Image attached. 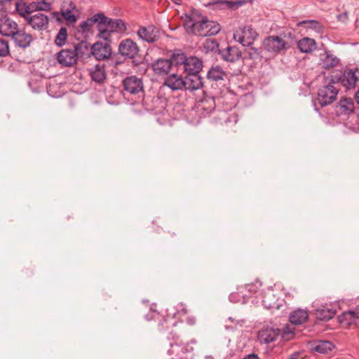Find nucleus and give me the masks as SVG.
Instances as JSON below:
<instances>
[{
  "instance_id": "nucleus-39",
  "label": "nucleus",
  "mask_w": 359,
  "mask_h": 359,
  "mask_svg": "<svg viewBox=\"0 0 359 359\" xmlns=\"http://www.w3.org/2000/svg\"><path fill=\"white\" fill-rule=\"evenodd\" d=\"M15 8L18 14L23 17L26 21L27 20V18L31 15H29V8L27 4L22 1L21 0H18L15 2Z\"/></svg>"
},
{
  "instance_id": "nucleus-44",
  "label": "nucleus",
  "mask_w": 359,
  "mask_h": 359,
  "mask_svg": "<svg viewBox=\"0 0 359 359\" xmlns=\"http://www.w3.org/2000/svg\"><path fill=\"white\" fill-rule=\"evenodd\" d=\"M204 47L208 50L214 51V50L218 49L219 44L215 40H207L205 43Z\"/></svg>"
},
{
  "instance_id": "nucleus-31",
  "label": "nucleus",
  "mask_w": 359,
  "mask_h": 359,
  "mask_svg": "<svg viewBox=\"0 0 359 359\" xmlns=\"http://www.w3.org/2000/svg\"><path fill=\"white\" fill-rule=\"evenodd\" d=\"M309 315L306 311L298 309L290 315V321L294 325H302L308 319Z\"/></svg>"
},
{
  "instance_id": "nucleus-27",
  "label": "nucleus",
  "mask_w": 359,
  "mask_h": 359,
  "mask_svg": "<svg viewBox=\"0 0 359 359\" xmlns=\"http://www.w3.org/2000/svg\"><path fill=\"white\" fill-rule=\"evenodd\" d=\"M358 320H359V308L345 311L339 316L340 323L347 326L355 324Z\"/></svg>"
},
{
  "instance_id": "nucleus-35",
  "label": "nucleus",
  "mask_w": 359,
  "mask_h": 359,
  "mask_svg": "<svg viewBox=\"0 0 359 359\" xmlns=\"http://www.w3.org/2000/svg\"><path fill=\"white\" fill-rule=\"evenodd\" d=\"M207 76L212 81L223 80L226 76V72L219 66L212 67L207 73Z\"/></svg>"
},
{
  "instance_id": "nucleus-14",
  "label": "nucleus",
  "mask_w": 359,
  "mask_h": 359,
  "mask_svg": "<svg viewBox=\"0 0 359 359\" xmlns=\"http://www.w3.org/2000/svg\"><path fill=\"white\" fill-rule=\"evenodd\" d=\"M18 29V25L11 18L7 16H4L0 18L1 35L11 38Z\"/></svg>"
},
{
  "instance_id": "nucleus-1",
  "label": "nucleus",
  "mask_w": 359,
  "mask_h": 359,
  "mask_svg": "<svg viewBox=\"0 0 359 359\" xmlns=\"http://www.w3.org/2000/svg\"><path fill=\"white\" fill-rule=\"evenodd\" d=\"M183 20L187 31L198 36L216 35L221 29L219 23L209 20L207 17L202 15L196 9H192L189 13H186Z\"/></svg>"
},
{
  "instance_id": "nucleus-11",
  "label": "nucleus",
  "mask_w": 359,
  "mask_h": 359,
  "mask_svg": "<svg viewBox=\"0 0 359 359\" xmlns=\"http://www.w3.org/2000/svg\"><path fill=\"white\" fill-rule=\"evenodd\" d=\"M32 29L38 31H43L48 27V17L42 13H37L31 15L26 21Z\"/></svg>"
},
{
  "instance_id": "nucleus-49",
  "label": "nucleus",
  "mask_w": 359,
  "mask_h": 359,
  "mask_svg": "<svg viewBox=\"0 0 359 359\" xmlns=\"http://www.w3.org/2000/svg\"><path fill=\"white\" fill-rule=\"evenodd\" d=\"M243 359H259V358H258L257 355H256L255 353H251V354L246 355Z\"/></svg>"
},
{
  "instance_id": "nucleus-16",
  "label": "nucleus",
  "mask_w": 359,
  "mask_h": 359,
  "mask_svg": "<svg viewBox=\"0 0 359 359\" xmlns=\"http://www.w3.org/2000/svg\"><path fill=\"white\" fill-rule=\"evenodd\" d=\"M57 60L61 65L71 67L76 63L78 58L73 48H65L57 53Z\"/></svg>"
},
{
  "instance_id": "nucleus-33",
  "label": "nucleus",
  "mask_w": 359,
  "mask_h": 359,
  "mask_svg": "<svg viewBox=\"0 0 359 359\" xmlns=\"http://www.w3.org/2000/svg\"><path fill=\"white\" fill-rule=\"evenodd\" d=\"M187 57L183 53L175 52L172 53L169 60L171 62V66H175L178 69L182 71V66H184Z\"/></svg>"
},
{
  "instance_id": "nucleus-43",
  "label": "nucleus",
  "mask_w": 359,
  "mask_h": 359,
  "mask_svg": "<svg viewBox=\"0 0 359 359\" xmlns=\"http://www.w3.org/2000/svg\"><path fill=\"white\" fill-rule=\"evenodd\" d=\"M10 55V48L8 42L0 39V57H4Z\"/></svg>"
},
{
  "instance_id": "nucleus-13",
  "label": "nucleus",
  "mask_w": 359,
  "mask_h": 359,
  "mask_svg": "<svg viewBox=\"0 0 359 359\" xmlns=\"http://www.w3.org/2000/svg\"><path fill=\"white\" fill-rule=\"evenodd\" d=\"M257 289V284H248L241 286L238 288L236 292L231 293L229 295V299L231 302H238L241 301L240 297H242V303H245V299L248 297L249 294L255 293Z\"/></svg>"
},
{
  "instance_id": "nucleus-48",
  "label": "nucleus",
  "mask_w": 359,
  "mask_h": 359,
  "mask_svg": "<svg viewBox=\"0 0 359 359\" xmlns=\"http://www.w3.org/2000/svg\"><path fill=\"white\" fill-rule=\"evenodd\" d=\"M187 323L189 325H194L196 323V318L194 316H188L187 318Z\"/></svg>"
},
{
  "instance_id": "nucleus-3",
  "label": "nucleus",
  "mask_w": 359,
  "mask_h": 359,
  "mask_svg": "<svg viewBox=\"0 0 359 359\" xmlns=\"http://www.w3.org/2000/svg\"><path fill=\"white\" fill-rule=\"evenodd\" d=\"M98 37L110 41L112 33H123L126 31V23L121 19H112L100 13Z\"/></svg>"
},
{
  "instance_id": "nucleus-45",
  "label": "nucleus",
  "mask_w": 359,
  "mask_h": 359,
  "mask_svg": "<svg viewBox=\"0 0 359 359\" xmlns=\"http://www.w3.org/2000/svg\"><path fill=\"white\" fill-rule=\"evenodd\" d=\"M248 55L249 58H250V59H256V58H257L259 57V53L258 51V49H257L255 48H251L248 51Z\"/></svg>"
},
{
  "instance_id": "nucleus-25",
  "label": "nucleus",
  "mask_w": 359,
  "mask_h": 359,
  "mask_svg": "<svg viewBox=\"0 0 359 359\" xmlns=\"http://www.w3.org/2000/svg\"><path fill=\"white\" fill-rule=\"evenodd\" d=\"M171 62L169 59L159 58L154 61L151 65V68L154 73L158 75H166L171 69Z\"/></svg>"
},
{
  "instance_id": "nucleus-17",
  "label": "nucleus",
  "mask_w": 359,
  "mask_h": 359,
  "mask_svg": "<svg viewBox=\"0 0 359 359\" xmlns=\"http://www.w3.org/2000/svg\"><path fill=\"white\" fill-rule=\"evenodd\" d=\"M339 62V59L330 50H325L320 55L318 65L322 69H330L337 67Z\"/></svg>"
},
{
  "instance_id": "nucleus-28",
  "label": "nucleus",
  "mask_w": 359,
  "mask_h": 359,
  "mask_svg": "<svg viewBox=\"0 0 359 359\" xmlns=\"http://www.w3.org/2000/svg\"><path fill=\"white\" fill-rule=\"evenodd\" d=\"M164 85L173 90H180L184 88V79L177 74H172L165 79Z\"/></svg>"
},
{
  "instance_id": "nucleus-46",
  "label": "nucleus",
  "mask_w": 359,
  "mask_h": 359,
  "mask_svg": "<svg viewBox=\"0 0 359 359\" xmlns=\"http://www.w3.org/2000/svg\"><path fill=\"white\" fill-rule=\"evenodd\" d=\"M37 6V2H32L29 5H27V6L29 8V15H32V13L34 11H39L38 6Z\"/></svg>"
},
{
  "instance_id": "nucleus-2",
  "label": "nucleus",
  "mask_w": 359,
  "mask_h": 359,
  "mask_svg": "<svg viewBox=\"0 0 359 359\" xmlns=\"http://www.w3.org/2000/svg\"><path fill=\"white\" fill-rule=\"evenodd\" d=\"M172 339L175 341L170 343L168 354L172 356L171 359H194L198 341L195 339L187 343L179 340V336L174 334Z\"/></svg>"
},
{
  "instance_id": "nucleus-26",
  "label": "nucleus",
  "mask_w": 359,
  "mask_h": 359,
  "mask_svg": "<svg viewBox=\"0 0 359 359\" xmlns=\"http://www.w3.org/2000/svg\"><path fill=\"white\" fill-rule=\"evenodd\" d=\"M89 75L92 81L94 82L102 84L106 79V72L104 65H95L93 67L88 69Z\"/></svg>"
},
{
  "instance_id": "nucleus-12",
  "label": "nucleus",
  "mask_w": 359,
  "mask_h": 359,
  "mask_svg": "<svg viewBox=\"0 0 359 359\" xmlns=\"http://www.w3.org/2000/svg\"><path fill=\"white\" fill-rule=\"evenodd\" d=\"M244 4L243 1H222L217 0L215 1H210L205 4L204 6L210 10H236Z\"/></svg>"
},
{
  "instance_id": "nucleus-34",
  "label": "nucleus",
  "mask_w": 359,
  "mask_h": 359,
  "mask_svg": "<svg viewBox=\"0 0 359 359\" xmlns=\"http://www.w3.org/2000/svg\"><path fill=\"white\" fill-rule=\"evenodd\" d=\"M177 325V321L173 317H161L158 323V330L160 332L168 330L170 326L175 327Z\"/></svg>"
},
{
  "instance_id": "nucleus-4",
  "label": "nucleus",
  "mask_w": 359,
  "mask_h": 359,
  "mask_svg": "<svg viewBox=\"0 0 359 359\" xmlns=\"http://www.w3.org/2000/svg\"><path fill=\"white\" fill-rule=\"evenodd\" d=\"M339 84L334 80V76L325 78L323 86L318 92L317 100L322 107L332 104L336 99L339 90Z\"/></svg>"
},
{
  "instance_id": "nucleus-20",
  "label": "nucleus",
  "mask_w": 359,
  "mask_h": 359,
  "mask_svg": "<svg viewBox=\"0 0 359 359\" xmlns=\"http://www.w3.org/2000/svg\"><path fill=\"white\" fill-rule=\"evenodd\" d=\"M309 347L312 353L326 355L334 350L335 346L330 341L319 340L311 342Z\"/></svg>"
},
{
  "instance_id": "nucleus-36",
  "label": "nucleus",
  "mask_w": 359,
  "mask_h": 359,
  "mask_svg": "<svg viewBox=\"0 0 359 359\" xmlns=\"http://www.w3.org/2000/svg\"><path fill=\"white\" fill-rule=\"evenodd\" d=\"M338 107L339 108L340 112L344 114H349L353 112L354 109V103L351 98H344L341 100L339 102Z\"/></svg>"
},
{
  "instance_id": "nucleus-56",
  "label": "nucleus",
  "mask_w": 359,
  "mask_h": 359,
  "mask_svg": "<svg viewBox=\"0 0 359 359\" xmlns=\"http://www.w3.org/2000/svg\"><path fill=\"white\" fill-rule=\"evenodd\" d=\"M344 15L346 17L347 13H344Z\"/></svg>"
},
{
  "instance_id": "nucleus-41",
  "label": "nucleus",
  "mask_w": 359,
  "mask_h": 359,
  "mask_svg": "<svg viewBox=\"0 0 359 359\" xmlns=\"http://www.w3.org/2000/svg\"><path fill=\"white\" fill-rule=\"evenodd\" d=\"M299 25H305L306 28L311 29L318 33L322 32L323 29L322 25L314 20H303L300 22Z\"/></svg>"
},
{
  "instance_id": "nucleus-5",
  "label": "nucleus",
  "mask_w": 359,
  "mask_h": 359,
  "mask_svg": "<svg viewBox=\"0 0 359 359\" xmlns=\"http://www.w3.org/2000/svg\"><path fill=\"white\" fill-rule=\"evenodd\" d=\"M76 11L74 3L69 1L67 8L62 5L60 11H55L52 13V17L59 24L65 22L69 27L74 26L78 20V17L74 13Z\"/></svg>"
},
{
  "instance_id": "nucleus-23",
  "label": "nucleus",
  "mask_w": 359,
  "mask_h": 359,
  "mask_svg": "<svg viewBox=\"0 0 359 359\" xmlns=\"http://www.w3.org/2000/svg\"><path fill=\"white\" fill-rule=\"evenodd\" d=\"M257 36L256 31L251 26L245 27L238 41L243 46H250L253 43Z\"/></svg>"
},
{
  "instance_id": "nucleus-8",
  "label": "nucleus",
  "mask_w": 359,
  "mask_h": 359,
  "mask_svg": "<svg viewBox=\"0 0 359 359\" xmlns=\"http://www.w3.org/2000/svg\"><path fill=\"white\" fill-rule=\"evenodd\" d=\"M136 33L143 41L154 43L158 38L159 29L153 25H148L147 26H140Z\"/></svg>"
},
{
  "instance_id": "nucleus-37",
  "label": "nucleus",
  "mask_w": 359,
  "mask_h": 359,
  "mask_svg": "<svg viewBox=\"0 0 359 359\" xmlns=\"http://www.w3.org/2000/svg\"><path fill=\"white\" fill-rule=\"evenodd\" d=\"M336 311L332 309H320L316 311V318L320 320H329L334 318Z\"/></svg>"
},
{
  "instance_id": "nucleus-52",
  "label": "nucleus",
  "mask_w": 359,
  "mask_h": 359,
  "mask_svg": "<svg viewBox=\"0 0 359 359\" xmlns=\"http://www.w3.org/2000/svg\"><path fill=\"white\" fill-rule=\"evenodd\" d=\"M171 1L177 5H181V4H182V0H171Z\"/></svg>"
},
{
  "instance_id": "nucleus-38",
  "label": "nucleus",
  "mask_w": 359,
  "mask_h": 359,
  "mask_svg": "<svg viewBox=\"0 0 359 359\" xmlns=\"http://www.w3.org/2000/svg\"><path fill=\"white\" fill-rule=\"evenodd\" d=\"M73 50L76 53V57L81 56L83 57L85 55L88 54V53L90 50L91 47L88 42L82 41L75 45L73 48Z\"/></svg>"
},
{
  "instance_id": "nucleus-7",
  "label": "nucleus",
  "mask_w": 359,
  "mask_h": 359,
  "mask_svg": "<svg viewBox=\"0 0 359 359\" xmlns=\"http://www.w3.org/2000/svg\"><path fill=\"white\" fill-rule=\"evenodd\" d=\"M264 48L270 53H277L287 48V43L279 36H269L263 41Z\"/></svg>"
},
{
  "instance_id": "nucleus-29",
  "label": "nucleus",
  "mask_w": 359,
  "mask_h": 359,
  "mask_svg": "<svg viewBox=\"0 0 359 359\" xmlns=\"http://www.w3.org/2000/svg\"><path fill=\"white\" fill-rule=\"evenodd\" d=\"M100 13L93 15L91 18L83 21L79 25V28L83 33H89L91 32L92 27L94 24H97V30L99 31V25L100 21Z\"/></svg>"
},
{
  "instance_id": "nucleus-30",
  "label": "nucleus",
  "mask_w": 359,
  "mask_h": 359,
  "mask_svg": "<svg viewBox=\"0 0 359 359\" xmlns=\"http://www.w3.org/2000/svg\"><path fill=\"white\" fill-rule=\"evenodd\" d=\"M297 47L302 53H311L317 48L316 41L309 37L300 39L297 43Z\"/></svg>"
},
{
  "instance_id": "nucleus-47",
  "label": "nucleus",
  "mask_w": 359,
  "mask_h": 359,
  "mask_svg": "<svg viewBox=\"0 0 359 359\" xmlns=\"http://www.w3.org/2000/svg\"><path fill=\"white\" fill-rule=\"evenodd\" d=\"M203 109L204 111H206V113H210L212 110L215 109V102L213 100H210V105L208 107H203Z\"/></svg>"
},
{
  "instance_id": "nucleus-51",
  "label": "nucleus",
  "mask_w": 359,
  "mask_h": 359,
  "mask_svg": "<svg viewBox=\"0 0 359 359\" xmlns=\"http://www.w3.org/2000/svg\"><path fill=\"white\" fill-rule=\"evenodd\" d=\"M355 100H356L357 103L359 104V89L355 93Z\"/></svg>"
},
{
  "instance_id": "nucleus-18",
  "label": "nucleus",
  "mask_w": 359,
  "mask_h": 359,
  "mask_svg": "<svg viewBox=\"0 0 359 359\" xmlns=\"http://www.w3.org/2000/svg\"><path fill=\"white\" fill-rule=\"evenodd\" d=\"M221 57L228 62H236L242 56V52L236 46H228L226 48L219 50Z\"/></svg>"
},
{
  "instance_id": "nucleus-40",
  "label": "nucleus",
  "mask_w": 359,
  "mask_h": 359,
  "mask_svg": "<svg viewBox=\"0 0 359 359\" xmlns=\"http://www.w3.org/2000/svg\"><path fill=\"white\" fill-rule=\"evenodd\" d=\"M67 29L66 27H61L55 39V44L59 47L63 46L67 39Z\"/></svg>"
},
{
  "instance_id": "nucleus-53",
  "label": "nucleus",
  "mask_w": 359,
  "mask_h": 359,
  "mask_svg": "<svg viewBox=\"0 0 359 359\" xmlns=\"http://www.w3.org/2000/svg\"><path fill=\"white\" fill-rule=\"evenodd\" d=\"M355 74H356V76H357L358 81H359V68H356L355 69Z\"/></svg>"
},
{
  "instance_id": "nucleus-21",
  "label": "nucleus",
  "mask_w": 359,
  "mask_h": 359,
  "mask_svg": "<svg viewBox=\"0 0 359 359\" xmlns=\"http://www.w3.org/2000/svg\"><path fill=\"white\" fill-rule=\"evenodd\" d=\"M186 90L194 91L203 87V78L198 74H188L184 78Z\"/></svg>"
},
{
  "instance_id": "nucleus-54",
  "label": "nucleus",
  "mask_w": 359,
  "mask_h": 359,
  "mask_svg": "<svg viewBox=\"0 0 359 359\" xmlns=\"http://www.w3.org/2000/svg\"><path fill=\"white\" fill-rule=\"evenodd\" d=\"M341 16H342L341 15H338V19H339V20H341Z\"/></svg>"
},
{
  "instance_id": "nucleus-10",
  "label": "nucleus",
  "mask_w": 359,
  "mask_h": 359,
  "mask_svg": "<svg viewBox=\"0 0 359 359\" xmlns=\"http://www.w3.org/2000/svg\"><path fill=\"white\" fill-rule=\"evenodd\" d=\"M91 53L97 60L108 59L111 55V48L108 41H97L91 46Z\"/></svg>"
},
{
  "instance_id": "nucleus-50",
  "label": "nucleus",
  "mask_w": 359,
  "mask_h": 359,
  "mask_svg": "<svg viewBox=\"0 0 359 359\" xmlns=\"http://www.w3.org/2000/svg\"><path fill=\"white\" fill-rule=\"evenodd\" d=\"M180 307H181V309H179V312L182 313L183 314H187V308L183 304H180Z\"/></svg>"
},
{
  "instance_id": "nucleus-9",
  "label": "nucleus",
  "mask_w": 359,
  "mask_h": 359,
  "mask_svg": "<svg viewBox=\"0 0 359 359\" xmlns=\"http://www.w3.org/2000/svg\"><path fill=\"white\" fill-rule=\"evenodd\" d=\"M118 52L125 57L133 59L139 53V47L133 40L126 39L119 43Z\"/></svg>"
},
{
  "instance_id": "nucleus-32",
  "label": "nucleus",
  "mask_w": 359,
  "mask_h": 359,
  "mask_svg": "<svg viewBox=\"0 0 359 359\" xmlns=\"http://www.w3.org/2000/svg\"><path fill=\"white\" fill-rule=\"evenodd\" d=\"M278 299L273 293V291L269 290L266 292L262 299V304L266 309L278 308Z\"/></svg>"
},
{
  "instance_id": "nucleus-24",
  "label": "nucleus",
  "mask_w": 359,
  "mask_h": 359,
  "mask_svg": "<svg viewBox=\"0 0 359 359\" xmlns=\"http://www.w3.org/2000/svg\"><path fill=\"white\" fill-rule=\"evenodd\" d=\"M334 79L337 82V84H339V81H341L347 88L354 87L358 81L355 72L352 69L345 70L343 75L334 76Z\"/></svg>"
},
{
  "instance_id": "nucleus-19",
  "label": "nucleus",
  "mask_w": 359,
  "mask_h": 359,
  "mask_svg": "<svg viewBox=\"0 0 359 359\" xmlns=\"http://www.w3.org/2000/svg\"><path fill=\"white\" fill-rule=\"evenodd\" d=\"M280 330L270 327H263L258 334V339L262 344H270L280 335Z\"/></svg>"
},
{
  "instance_id": "nucleus-42",
  "label": "nucleus",
  "mask_w": 359,
  "mask_h": 359,
  "mask_svg": "<svg viewBox=\"0 0 359 359\" xmlns=\"http://www.w3.org/2000/svg\"><path fill=\"white\" fill-rule=\"evenodd\" d=\"M54 0H41L37 1L39 11H49L52 9Z\"/></svg>"
},
{
  "instance_id": "nucleus-6",
  "label": "nucleus",
  "mask_w": 359,
  "mask_h": 359,
  "mask_svg": "<svg viewBox=\"0 0 359 359\" xmlns=\"http://www.w3.org/2000/svg\"><path fill=\"white\" fill-rule=\"evenodd\" d=\"M123 90L130 95H139L144 91V85L142 79L136 76H130L123 81Z\"/></svg>"
},
{
  "instance_id": "nucleus-55",
  "label": "nucleus",
  "mask_w": 359,
  "mask_h": 359,
  "mask_svg": "<svg viewBox=\"0 0 359 359\" xmlns=\"http://www.w3.org/2000/svg\"><path fill=\"white\" fill-rule=\"evenodd\" d=\"M290 359H297L295 356H292Z\"/></svg>"
},
{
  "instance_id": "nucleus-15",
  "label": "nucleus",
  "mask_w": 359,
  "mask_h": 359,
  "mask_svg": "<svg viewBox=\"0 0 359 359\" xmlns=\"http://www.w3.org/2000/svg\"><path fill=\"white\" fill-rule=\"evenodd\" d=\"M15 46L25 49L28 48L34 41L33 36L26 32L24 29H18L11 37Z\"/></svg>"
},
{
  "instance_id": "nucleus-22",
  "label": "nucleus",
  "mask_w": 359,
  "mask_h": 359,
  "mask_svg": "<svg viewBox=\"0 0 359 359\" xmlns=\"http://www.w3.org/2000/svg\"><path fill=\"white\" fill-rule=\"evenodd\" d=\"M203 68V62L196 57H187L182 71L188 74H199Z\"/></svg>"
}]
</instances>
